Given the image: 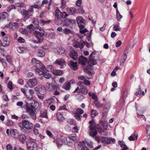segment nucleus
Here are the masks:
<instances>
[{
	"instance_id": "nucleus-20",
	"label": "nucleus",
	"mask_w": 150,
	"mask_h": 150,
	"mask_svg": "<svg viewBox=\"0 0 150 150\" xmlns=\"http://www.w3.org/2000/svg\"><path fill=\"white\" fill-rule=\"evenodd\" d=\"M88 123L90 124L89 126V130L91 131L93 130L96 127L95 126V124L94 120L92 119L91 120L89 121Z\"/></svg>"
},
{
	"instance_id": "nucleus-33",
	"label": "nucleus",
	"mask_w": 150,
	"mask_h": 150,
	"mask_svg": "<svg viewBox=\"0 0 150 150\" xmlns=\"http://www.w3.org/2000/svg\"><path fill=\"white\" fill-rule=\"evenodd\" d=\"M51 22V20L47 19H41L40 24L42 25L49 24Z\"/></svg>"
},
{
	"instance_id": "nucleus-25",
	"label": "nucleus",
	"mask_w": 150,
	"mask_h": 150,
	"mask_svg": "<svg viewBox=\"0 0 150 150\" xmlns=\"http://www.w3.org/2000/svg\"><path fill=\"white\" fill-rule=\"evenodd\" d=\"M127 58V55L126 53H125L122 55L120 61V65L121 66L124 65L125 61Z\"/></svg>"
},
{
	"instance_id": "nucleus-64",
	"label": "nucleus",
	"mask_w": 150,
	"mask_h": 150,
	"mask_svg": "<svg viewBox=\"0 0 150 150\" xmlns=\"http://www.w3.org/2000/svg\"><path fill=\"white\" fill-rule=\"evenodd\" d=\"M79 146L81 147V148H83V147H85V142L83 141L81 142H80L78 145Z\"/></svg>"
},
{
	"instance_id": "nucleus-56",
	"label": "nucleus",
	"mask_w": 150,
	"mask_h": 150,
	"mask_svg": "<svg viewBox=\"0 0 150 150\" xmlns=\"http://www.w3.org/2000/svg\"><path fill=\"white\" fill-rule=\"evenodd\" d=\"M16 7L14 5H11L8 7L7 11L8 12H10L12 9H16Z\"/></svg>"
},
{
	"instance_id": "nucleus-6",
	"label": "nucleus",
	"mask_w": 150,
	"mask_h": 150,
	"mask_svg": "<svg viewBox=\"0 0 150 150\" xmlns=\"http://www.w3.org/2000/svg\"><path fill=\"white\" fill-rule=\"evenodd\" d=\"M85 42L82 40H81L79 42L78 41L74 42L72 44V45L75 47L79 48L81 49L83 48L85 44Z\"/></svg>"
},
{
	"instance_id": "nucleus-30",
	"label": "nucleus",
	"mask_w": 150,
	"mask_h": 150,
	"mask_svg": "<svg viewBox=\"0 0 150 150\" xmlns=\"http://www.w3.org/2000/svg\"><path fill=\"white\" fill-rule=\"evenodd\" d=\"M69 137L70 140L72 141V143L73 142H77V138L76 134H70L69 136Z\"/></svg>"
},
{
	"instance_id": "nucleus-3",
	"label": "nucleus",
	"mask_w": 150,
	"mask_h": 150,
	"mask_svg": "<svg viewBox=\"0 0 150 150\" xmlns=\"http://www.w3.org/2000/svg\"><path fill=\"white\" fill-rule=\"evenodd\" d=\"M20 13L23 17V20L25 21L32 16L34 13L33 8H29L27 10L23 9L21 11Z\"/></svg>"
},
{
	"instance_id": "nucleus-29",
	"label": "nucleus",
	"mask_w": 150,
	"mask_h": 150,
	"mask_svg": "<svg viewBox=\"0 0 150 150\" xmlns=\"http://www.w3.org/2000/svg\"><path fill=\"white\" fill-rule=\"evenodd\" d=\"M18 138L21 142L23 144L24 143V142L26 139V137L25 135L22 134L18 135Z\"/></svg>"
},
{
	"instance_id": "nucleus-48",
	"label": "nucleus",
	"mask_w": 150,
	"mask_h": 150,
	"mask_svg": "<svg viewBox=\"0 0 150 150\" xmlns=\"http://www.w3.org/2000/svg\"><path fill=\"white\" fill-rule=\"evenodd\" d=\"M33 27L36 29H38L39 28V22L38 20H35L34 21Z\"/></svg>"
},
{
	"instance_id": "nucleus-35",
	"label": "nucleus",
	"mask_w": 150,
	"mask_h": 150,
	"mask_svg": "<svg viewBox=\"0 0 150 150\" xmlns=\"http://www.w3.org/2000/svg\"><path fill=\"white\" fill-rule=\"evenodd\" d=\"M40 117L48 118L47 111L45 110H41L40 112Z\"/></svg>"
},
{
	"instance_id": "nucleus-52",
	"label": "nucleus",
	"mask_w": 150,
	"mask_h": 150,
	"mask_svg": "<svg viewBox=\"0 0 150 150\" xmlns=\"http://www.w3.org/2000/svg\"><path fill=\"white\" fill-rule=\"evenodd\" d=\"M44 69V70L43 71H39V72H37L39 74V76L38 77V78L41 79H43V77H44V76H42V75H44V71H45Z\"/></svg>"
},
{
	"instance_id": "nucleus-44",
	"label": "nucleus",
	"mask_w": 150,
	"mask_h": 150,
	"mask_svg": "<svg viewBox=\"0 0 150 150\" xmlns=\"http://www.w3.org/2000/svg\"><path fill=\"white\" fill-rule=\"evenodd\" d=\"M91 117L93 119L94 117L97 116L98 114L96 110H91Z\"/></svg>"
},
{
	"instance_id": "nucleus-26",
	"label": "nucleus",
	"mask_w": 150,
	"mask_h": 150,
	"mask_svg": "<svg viewBox=\"0 0 150 150\" xmlns=\"http://www.w3.org/2000/svg\"><path fill=\"white\" fill-rule=\"evenodd\" d=\"M101 143L104 144H108L110 142V140L108 137H102L100 139Z\"/></svg>"
},
{
	"instance_id": "nucleus-11",
	"label": "nucleus",
	"mask_w": 150,
	"mask_h": 150,
	"mask_svg": "<svg viewBox=\"0 0 150 150\" xmlns=\"http://www.w3.org/2000/svg\"><path fill=\"white\" fill-rule=\"evenodd\" d=\"M83 110L80 108H79L76 110V113L75 114V117L78 120H80L81 119V114L83 113Z\"/></svg>"
},
{
	"instance_id": "nucleus-45",
	"label": "nucleus",
	"mask_w": 150,
	"mask_h": 150,
	"mask_svg": "<svg viewBox=\"0 0 150 150\" xmlns=\"http://www.w3.org/2000/svg\"><path fill=\"white\" fill-rule=\"evenodd\" d=\"M30 142H29L30 144V145L31 146H34L37 147V144L35 142V141L34 139L30 138Z\"/></svg>"
},
{
	"instance_id": "nucleus-62",
	"label": "nucleus",
	"mask_w": 150,
	"mask_h": 150,
	"mask_svg": "<svg viewBox=\"0 0 150 150\" xmlns=\"http://www.w3.org/2000/svg\"><path fill=\"white\" fill-rule=\"evenodd\" d=\"M49 3L48 0H43L42 2V4L40 5L41 7H43L44 6V4H48Z\"/></svg>"
},
{
	"instance_id": "nucleus-23",
	"label": "nucleus",
	"mask_w": 150,
	"mask_h": 150,
	"mask_svg": "<svg viewBox=\"0 0 150 150\" xmlns=\"http://www.w3.org/2000/svg\"><path fill=\"white\" fill-rule=\"evenodd\" d=\"M104 126L101 125L100 124H98L96 126L100 134H103L105 132V130L103 129Z\"/></svg>"
},
{
	"instance_id": "nucleus-51",
	"label": "nucleus",
	"mask_w": 150,
	"mask_h": 150,
	"mask_svg": "<svg viewBox=\"0 0 150 150\" xmlns=\"http://www.w3.org/2000/svg\"><path fill=\"white\" fill-rule=\"evenodd\" d=\"M97 134V132L96 131H91L89 133V135L91 136L93 138H94L95 139H96V135Z\"/></svg>"
},
{
	"instance_id": "nucleus-16",
	"label": "nucleus",
	"mask_w": 150,
	"mask_h": 150,
	"mask_svg": "<svg viewBox=\"0 0 150 150\" xmlns=\"http://www.w3.org/2000/svg\"><path fill=\"white\" fill-rule=\"evenodd\" d=\"M10 42V40L9 38L7 37H4L3 38L2 46L6 47L8 46Z\"/></svg>"
},
{
	"instance_id": "nucleus-5",
	"label": "nucleus",
	"mask_w": 150,
	"mask_h": 150,
	"mask_svg": "<svg viewBox=\"0 0 150 150\" xmlns=\"http://www.w3.org/2000/svg\"><path fill=\"white\" fill-rule=\"evenodd\" d=\"M33 32L38 39L39 42H42L43 40V37L45 35L44 30L40 28L38 30L33 31Z\"/></svg>"
},
{
	"instance_id": "nucleus-49",
	"label": "nucleus",
	"mask_w": 150,
	"mask_h": 150,
	"mask_svg": "<svg viewBox=\"0 0 150 150\" xmlns=\"http://www.w3.org/2000/svg\"><path fill=\"white\" fill-rule=\"evenodd\" d=\"M76 97L79 101V102L81 101L84 98V96L80 94H78L76 96Z\"/></svg>"
},
{
	"instance_id": "nucleus-2",
	"label": "nucleus",
	"mask_w": 150,
	"mask_h": 150,
	"mask_svg": "<svg viewBox=\"0 0 150 150\" xmlns=\"http://www.w3.org/2000/svg\"><path fill=\"white\" fill-rule=\"evenodd\" d=\"M76 19L78 26L79 28V32L81 34L83 35L82 36H81L80 38L79 36V38H81L83 37L86 35L85 33L87 32L88 30L86 28H84V21L81 16L77 17Z\"/></svg>"
},
{
	"instance_id": "nucleus-60",
	"label": "nucleus",
	"mask_w": 150,
	"mask_h": 150,
	"mask_svg": "<svg viewBox=\"0 0 150 150\" xmlns=\"http://www.w3.org/2000/svg\"><path fill=\"white\" fill-rule=\"evenodd\" d=\"M7 15V13L6 12H2L1 14V18L3 19H5Z\"/></svg>"
},
{
	"instance_id": "nucleus-40",
	"label": "nucleus",
	"mask_w": 150,
	"mask_h": 150,
	"mask_svg": "<svg viewBox=\"0 0 150 150\" xmlns=\"http://www.w3.org/2000/svg\"><path fill=\"white\" fill-rule=\"evenodd\" d=\"M65 51L63 47H59L58 50H57V52H56L57 53L59 54H62L65 52Z\"/></svg>"
},
{
	"instance_id": "nucleus-53",
	"label": "nucleus",
	"mask_w": 150,
	"mask_h": 150,
	"mask_svg": "<svg viewBox=\"0 0 150 150\" xmlns=\"http://www.w3.org/2000/svg\"><path fill=\"white\" fill-rule=\"evenodd\" d=\"M42 75L44 76L45 78L47 79H50L52 76V75L50 74L47 72H44V75Z\"/></svg>"
},
{
	"instance_id": "nucleus-55",
	"label": "nucleus",
	"mask_w": 150,
	"mask_h": 150,
	"mask_svg": "<svg viewBox=\"0 0 150 150\" xmlns=\"http://www.w3.org/2000/svg\"><path fill=\"white\" fill-rule=\"evenodd\" d=\"M72 20L69 19H67L65 20L64 24L66 26L69 25L72 23Z\"/></svg>"
},
{
	"instance_id": "nucleus-43",
	"label": "nucleus",
	"mask_w": 150,
	"mask_h": 150,
	"mask_svg": "<svg viewBox=\"0 0 150 150\" xmlns=\"http://www.w3.org/2000/svg\"><path fill=\"white\" fill-rule=\"evenodd\" d=\"M18 132L17 130L16 129H10V134L12 136H16V135L18 134Z\"/></svg>"
},
{
	"instance_id": "nucleus-22",
	"label": "nucleus",
	"mask_w": 150,
	"mask_h": 150,
	"mask_svg": "<svg viewBox=\"0 0 150 150\" xmlns=\"http://www.w3.org/2000/svg\"><path fill=\"white\" fill-rule=\"evenodd\" d=\"M73 80H72L70 81V82H65L64 85H63L62 88L63 89L66 90H68L70 88L71 86L70 84L71 82L72 83H73V82H72Z\"/></svg>"
},
{
	"instance_id": "nucleus-28",
	"label": "nucleus",
	"mask_w": 150,
	"mask_h": 150,
	"mask_svg": "<svg viewBox=\"0 0 150 150\" xmlns=\"http://www.w3.org/2000/svg\"><path fill=\"white\" fill-rule=\"evenodd\" d=\"M78 86L80 87H82L83 86V84H84L86 86H88L91 84L90 81L86 80V79L84 81H79L78 83Z\"/></svg>"
},
{
	"instance_id": "nucleus-37",
	"label": "nucleus",
	"mask_w": 150,
	"mask_h": 150,
	"mask_svg": "<svg viewBox=\"0 0 150 150\" xmlns=\"http://www.w3.org/2000/svg\"><path fill=\"white\" fill-rule=\"evenodd\" d=\"M39 2V1L36 2L35 4H33L31 5L30 8H35L37 9L40 8L41 7L40 5H38V4Z\"/></svg>"
},
{
	"instance_id": "nucleus-1",
	"label": "nucleus",
	"mask_w": 150,
	"mask_h": 150,
	"mask_svg": "<svg viewBox=\"0 0 150 150\" xmlns=\"http://www.w3.org/2000/svg\"><path fill=\"white\" fill-rule=\"evenodd\" d=\"M24 106L26 112L33 120H36V116L35 112L39 106L38 102L35 100H34L32 103L31 105H30L28 103L25 102V104Z\"/></svg>"
},
{
	"instance_id": "nucleus-4",
	"label": "nucleus",
	"mask_w": 150,
	"mask_h": 150,
	"mask_svg": "<svg viewBox=\"0 0 150 150\" xmlns=\"http://www.w3.org/2000/svg\"><path fill=\"white\" fill-rule=\"evenodd\" d=\"M32 62L33 64L36 67L35 71L36 72H39V71H43L45 69V66L40 61L37 60L35 58H33L32 59Z\"/></svg>"
},
{
	"instance_id": "nucleus-19",
	"label": "nucleus",
	"mask_w": 150,
	"mask_h": 150,
	"mask_svg": "<svg viewBox=\"0 0 150 150\" xmlns=\"http://www.w3.org/2000/svg\"><path fill=\"white\" fill-rule=\"evenodd\" d=\"M65 63V61L64 59H57L54 62V64H57L61 67L60 68H62L64 64Z\"/></svg>"
},
{
	"instance_id": "nucleus-31",
	"label": "nucleus",
	"mask_w": 150,
	"mask_h": 150,
	"mask_svg": "<svg viewBox=\"0 0 150 150\" xmlns=\"http://www.w3.org/2000/svg\"><path fill=\"white\" fill-rule=\"evenodd\" d=\"M66 10L68 13H71L72 15L75 13L76 12V9L74 8L67 7Z\"/></svg>"
},
{
	"instance_id": "nucleus-39",
	"label": "nucleus",
	"mask_w": 150,
	"mask_h": 150,
	"mask_svg": "<svg viewBox=\"0 0 150 150\" xmlns=\"http://www.w3.org/2000/svg\"><path fill=\"white\" fill-rule=\"evenodd\" d=\"M118 143L120 145V147L122 149H128L127 146L125 144V142L122 141H118Z\"/></svg>"
},
{
	"instance_id": "nucleus-21",
	"label": "nucleus",
	"mask_w": 150,
	"mask_h": 150,
	"mask_svg": "<svg viewBox=\"0 0 150 150\" xmlns=\"http://www.w3.org/2000/svg\"><path fill=\"white\" fill-rule=\"evenodd\" d=\"M79 89V91L78 93H81L82 94L85 95L87 94L88 93V90L85 87L82 86Z\"/></svg>"
},
{
	"instance_id": "nucleus-50",
	"label": "nucleus",
	"mask_w": 150,
	"mask_h": 150,
	"mask_svg": "<svg viewBox=\"0 0 150 150\" xmlns=\"http://www.w3.org/2000/svg\"><path fill=\"white\" fill-rule=\"evenodd\" d=\"M94 103L95 106L98 108H101L103 105L102 104L98 101L97 100L94 101Z\"/></svg>"
},
{
	"instance_id": "nucleus-63",
	"label": "nucleus",
	"mask_w": 150,
	"mask_h": 150,
	"mask_svg": "<svg viewBox=\"0 0 150 150\" xmlns=\"http://www.w3.org/2000/svg\"><path fill=\"white\" fill-rule=\"evenodd\" d=\"M79 129L78 128L77 126H74L72 129V132L73 133L77 132Z\"/></svg>"
},
{
	"instance_id": "nucleus-42",
	"label": "nucleus",
	"mask_w": 150,
	"mask_h": 150,
	"mask_svg": "<svg viewBox=\"0 0 150 150\" xmlns=\"http://www.w3.org/2000/svg\"><path fill=\"white\" fill-rule=\"evenodd\" d=\"M63 33L66 35L72 34L73 31L70 29L65 28L63 30Z\"/></svg>"
},
{
	"instance_id": "nucleus-54",
	"label": "nucleus",
	"mask_w": 150,
	"mask_h": 150,
	"mask_svg": "<svg viewBox=\"0 0 150 150\" xmlns=\"http://www.w3.org/2000/svg\"><path fill=\"white\" fill-rule=\"evenodd\" d=\"M113 30L115 31H120L121 28L120 27L117 25H115L113 28Z\"/></svg>"
},
{
	"instance_id": "nucleus-34",
	"label": "nucleus",
	"mask_w": 150,
	"mask_h": 150,
	"mask_svg": "<svg viewBox=\"0 0 150 150\" xmlns=\"http://www.w3.org/2000/svg\"><path fill=\"white\" fill-rule=\"evenodd\" d=\"M56 144L58 147H60L62 146L63 144H64L63 142V139L60 138H57L56 142Z\"/></svg>"
},
{
	"instance_id": "nucleus-32",
	"label": "nucleus",
	"mask_w": 150,
	"mask_h": 150,
	"mask_svg": "<svg viewBox=\"0 0 150 150\" xmlns=\"http://www.w3.org/2000/svg\"><path fill=\"white\" fill-rule=\"evenodd\" d=\"M29 93L30 95L26 96V97L29 100L32 99L33 98V96L34 93V91L32 89H30L29 90Z\"/></svg>"
},
{
	"instance_id": "nucleus-10",
	"label": "nucleus",
	"mask_w": 150,
	"mask_h": 150,
	"mask_svg": "<svg viewBox=\"0 0 150 150\" xmlns=\"http://www.w3.org/2000/svg\"><path fill=\"white\" fill-rule=\"evenodd\" d=\"M64 112H58L56 114L57 119L59 122H62L64 120V116L66 114Z\"/></svg>"
},
{
	"instance_id": "nucleus-7",
	"label": "nucleus",
	"mask_w": 150,
	"mask_h": 150,
	"mask_svg": "<svg viewBox=\"0 0 150 150\" xmlns=\"http://www.w3.org/2000/svg\"><path fill=\"white\" fill-rule=\"evenodd\" d=\"M37 83V80L35 78L29 80L25 86L26 87H29L32 88L35 86Z\"/></svg>"
},
{
	"instance_id": "nucleus-46",
	"label": "nucleus",
	"mask_w": 150,
	"mask_h": 150,
	"mask_svg": "<svg viewBox=\"0 0 150 150\" xmlns=\"http://www.w3.org/2000/svg\"><path fill=\"white\" fill-rule=\"evenodd\" d=\"M33 25L31 24L30 25L28 26L27 27L26 29V30L28 32V33H30L32 32V31L33 30Z\"/></svg>"
},
{
	"instance_id": "nucleus-27",
	"label": "nucleus",
	"mask_w": 150,
	"mask_h": 150,
	"mask_svg": "<svg viewBox=\"0 0 150 150\" xmlns=\"http://www.w3.org/2000/svg\"><path fill=\"white\" fill-rule=\"evenodd\" d=\"M69 66L70 68L74 70H76L78 69L77 64L76 62L71 61L70 62Z\"/></svg>"
},
{
	"instance_id": "nucleus-24",
	"label": "nucleus",
	"mask_w": 150,
	"mask_h": 150,
	"mask_svg": "<svg viewBox=\"0 0 150 150\" xmlns=\"http://www.w3.org/2000/svg\"><path fill=\"white\" fill-rule=\"evenodd\" d=\"M36 54L38 56L43 57L45 55V52L44 49H40L37 51Z\"/></svg>"
},
{
	"instance_id": "nucleus-13",
	"label": "nucleus",
	"mask_w": 150,
	"mask_h": 150,
	"mask_svg": "<svg viewBox=\"0 0 150 150\" xmlns=\"http://www.w3.org/2000/svg\"><path fill=\"white\" fill-rule=\"evenodd\" d=\"M63 142L64 144L69 146H72L73 145L72 141L70 140L69 137H64L63 139Z\"/></svg>"
},
{
	"instance_id": "nucleus-18",
	"label": "nucleus",
	"mask_w": 150,
	"mask_h": 150,
	"mask_svg": "<svg viewBox=\"0 0 150 150\" xmlns=\"http://www.w3.org/2000/svg\"><path fill=\"white\" fill-rule=\"evenodd\" d=\"M87 61V59L85 57L83 56H81L79 57V64L84 65L86 63Z\"/></svg>"
},
{
	"instance_id": "nucleus-12",
	"label": "nucleus",
	"mask_w": 150,
	"mask_h": 150,
	"mask_svg": "<svg viewBox=\"0 0 150 150\" xmlns=\"http://www.w3.org/2000/svg\"><path fill=\"white\" fill-rule=\"evenodd\" d=\"M61 18L58 14L55 12V23L56 24L59 25L62 23L63 21Z\"/></svg>"
},
{
	"instance_id": "nucleus-8",
	"label": "nucleus",
	"mask_w": 150,
	"mask_h": 150,
	"mask_svg": "<svg viewBox=\"0 0 150 150\" xmlns=\"http://www.w3.org/2000/svg\"><path fill=\"white\" fill-rule=\"evenodd\" d=\"M34 90L38 93L41 92L44 93L46 91L45 87L42 85H39L37 86L34 88Z\"/></svg>"
},
{
	"instance_id": "nucleus-61",
	"label": "nucleus",
	"mask_w": 150,
	"mask_h": 150,
	"mask_svg": "<svg viewBox=\"0 0 150 150\" xmlns=\"http://www.w3.org/2000/svg\"><path fill=\"white\" fill-rule=\"evenodd\" d=\"M37 95L39 98L40 99H42L44 98V94H41L40 93H37Z\"/></svg>"
},
{
	"instance_id": "nucleus-36",
	"label": "nucleus",
	"mask_w": 150,
	"mask_h": 150,
	"mask_svg": "<svg viewBox=\"0 0 150 150\" xmlns=\"http://www.w3.org/2000/svg\"><path fill=\"white\" fill-rule=\"evenodd\" d=\"M63 71L58 69L54 70L53 72L54 74L57 76H61L63 74Z\"/></svg>"
},
{
	"instance_id": "nucleus-58",
	"label": "nucleus",
	"mask_w": 150,
	"mask_h": 150,
	"mask_svg": "<svg viewBox=\"0 0 150 150\" xmlns=\"http://www.w3.org/2000/svg\"><path fill=\"white\" fill-rule=\"evenodd\" d=\"M13 122L10 120H7L6 123V125L8 126H11L13 125Z\"/></svg>"
},
{
	"instance_id": "nucleus-17",
	"label": "nucleus",
	"mask_w": 150,
	"mask_h": 150,
	"mask_svg": "<svg viewBox=\"0 0 150 150\" xmlns=\"http://www.w3.org/2000/svg\"><path fill=\"white\" fill-rule=\"evenodd\" d=\"M69 56L74 60H76L78 58V54L77 52L74 50H72L71 51Z\"/></svg>"
},
{
	"instance_id": "nucleus-57",
	"label": "nucleus",
	"mask_w": 150,
	"mask_h": 150,
	"mask_svg": "<svg viewBox=\"0 0 150 150\" xmlns=\"http://www.w3.org/2000/svg\"><path fill=\"white\" fill-rule=\"evenodd\" d=\"M141 93V86H139V88L137 91L136 92L135 95L137 96H140V94Z\"/></svg>"
},
{
	"instance_id": "nucleus-38",
	"label": "nucleus",
	"mask_w": 150,
	"mask_h": 150,
	"mask_svg": "<svg viewBox=\"0 0 150 150\" xmlns=\"http://www.w3.org/2000/svg\"><path fill=\"white\" fill-rule=\"evenodd\" d=\"M111 106L110 103H106L104 105L103 110V111H105L108 112Z\"/></svg>"
},
{
	"instance_id": "nucleus-15",
	"label": "nucleus",
	"mask_w": 150,
	"mask_h": 150,
	"mask_svg": "<svg viewBox=\"0 0 150 150\" xmlns=\"http://www.w3.org/2000/svg\"><path fill=\"white\" fill-rule=\"evenodd\" d=\"M55 12L62 18H66V17L68 16L69 14H67L65 12H62L59 11L58 9H56Z\"/></svg>"
},
{
	"instance_id": "nucleus-9",
	"label": "nucleus",
	"mask_w": 150,
	"mask_h": 150,
	"mask_svg": "<svg viewBox=\"0 0 150 150\" xmlns=\"http://www.w3.org/2000/svg\"><path fill=\"white\" fill-rule=\"evenodd\" d=\"M23 124L24 128L27 130H29L31 129L33 126V123L30 122L27 120H23Z\"/></svg>"
},
{
	"instance_id": "nucleus-14",
	"label": "nucleus",
	"mask_w": 150,
	"mask_h": 150,
	"mask_svg": "<svg viewBox=\"0 0 150 150\" xmlns=\"http://www.w3.org/2000/svg\"><path fill=\"white\" fill-rule=\"evenodd\" d=\"M95 53L93 52L89 55V60L91 63L93 65H95L97 63L96 59H94V57L93 56V55H95Z\"/></svg>"
},
{
	"instance_id": "nucleus-59",
	"label": "nucleus",
	"mask_w": 150,
	"mask_h": 150,
	"mask_svg": "<svg viewBox=\"0 0 150 150\" xmlns=\"http://www.w3.org/2000/svg\"><path fill=\"white\" fill-rule=\"evenodd\" d=\"M9 25L11 28H13V27H16L18 26V24L16 23H10Z\"/></svg>"
},
{
	"instance_id": "nucleus-41",
	"label": "nucleus",
	"mask_w": 150,
	"mask_h": 150,
	"mask_svg": "<svg viewBox=\"0 0 150 150\" xmlns=\"http://www.w3.org/2000/svg\"><path fill=\"white\" fill-rule=\"evenodd\" d=\"M46 86L47 90L49 91H51L54 90L53 85L52 84L48 83L46 85Z\"/></svg>"
},
{
	"instance_id": "nucleus-47",
	"label": "nucleus",
	"mask_w": 150,
	"mask_h": 150,
	"mask_svg": "<svg viewBox=\"0 0 150 150\" xmlns=\"http://www.w3.org/2000/svg\"><path fill=\"white\" fill-rule=\"evenodd\" d=\"M116 16H117V20L118 21H121V19L122 18V16L120 15V14L119 13L118 8H117L116 10Z\"/></svg>"
}]
</instances>
